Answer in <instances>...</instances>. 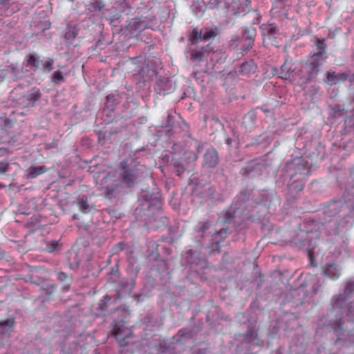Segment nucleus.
I'll return each instance as SVG.
<instances>
[{
    "label": "nucleus",
    "mask_w": 354,
    "mask_h": 354,
    "mask_svg": "<svg viewBox=\"0 0 354 354\" xmlns=\"http://www.w3.org/2000/svg\"><path fill=\"white\" fill-rule=\"evenodd\" d=\"M144 166L136 160L127 159L120 163L115 175H107L100 183V189L106 197L115 196L120 187H131L136 184L142 174Z\"/></svg>",
    "instance_id": "nucleus-1"
},
{
    "label": "nucleus",
    "mask_w": 354,
    "mask_h": 354,
    "mask_svg": "<svg viewBox=\"0 0 354 354\" xmlns=\"http://www.w3.org/2000/svg\"><path fill=\"white\" fill-rule=\"evenodd\" d=\"M326 46L324 40H317L316 52H314L310 59L303 67V70L308 73L306 77H303V83L308 82L314 78L319 72V67L324 62L327 58L326 54Z\"/></svg>",
    "instance_id": "nucleus-2"
},
{
    "label": "nucleus",
    "mask_w": 354,
    "mask_h": 354,
    "mask_svg": "<svg viewBox=\"0 0 354 354\" xmlns=\"http://www.w3.org/2000/svg\"><path fill=\"white\" fill-rule=\"evenodd\" d=\"M354 290V282H348L344 289V295H338L334 297L332 300L333 310L335 313L344 314L346 313L348 317L347 320L350 321V315L354 314V308L352 306V302L349 304L347 301L348 297L352 294Z\"/></svg>",
    "instance_id": "nucleus-3"
},
{
    "label": "nucleus",
    "mask_w": 354,
    "mask_h": 354,
    "mask_svg": "<svg viewBox=\"0 0 354 354\" xmlns=\"http://www.w3.org/2000/svg\"><path fill=\"white\" fill-rule=\"evenodd\" d=\"M332 210L339 208V217L350 218V214L354 210V186L346 192L344 202L335 203L331 206Z\"/></svg>",
    "instance_id": "nucleus-4"
},
{
    "label": "nucleus",
    "mask_w": 354,
    "mask_h": 354,
    "mask_svg": "<svg viewBox=\"0 0 354 354\" xmlns=\"http://www.w3.org/2000/svg\"><path fill=\"white\" fill-rule=\"evenodd\" d=\"M219 161L218 154L214 149H209L203 156V167L207 168L215 167Z\"/></svg>",
    "instance_id": "nucleus-5"
},
{
    "label": "nucleus",
    "mask_w": 354,
    "mask_h": 354,
    "mask_svg": "<svg viewBox=\"0 0 354 354\" xmlns=\"http://www.w3.org/2000/svg\"><path fill=\"white\" fill-rule=\"evenodd\" d=\"M241 41L243 42V46L245 47L247 50H249L254 44L256 30L254 28H243L241 30Z\"/></svg>",
    "instance_id": "nucleus-6"
},
{
    "label": "nucleus",
    "mask_w": 354,
    "mask_h": 354,
    "mask_svg": "<svg viewBox=\"0 0 354 354\" xmlns=\"http://www.w3.org/2000/svg\"><path fill=\"white\" fill-rule=\"evenodd\" d=\"M159 62L158 59H149L147 61V66L142 67L140 73L145 81L149 80L158 75L156 68H149V65Z\"/></svg>",
    "instance_id": "nucleus-7"
},
{
    "label": "nucleus",
    "mask_w": 354,
    "mask_h": 354,
    "mask_svg": "<svg viewBox=\"0 0 354 354\" xmlns=\"http://www.w3.org/2000/svg\"><path fill=\"white\" fill-rule=\"evenodd\" d=\"M216 36V32L208 28H205L200 31L194 30L193 32V37L195 40L200 39L201 41H207L214 39Z\"/></svg>",
    "instance_id": "nucleus-8"
},
{
    "label": "nucleus",
    "mask_w": 354,
    "mask_h": 354,
    "mask_svg": "<svg viewBox=\"0 0 354 354\" xmlns=\"http://www.w3.org/2000/svg\"><path fill=\"white\" fill-rule=\"evenodd\" d=\"M113 333L120 346L127 345V343L125 342V340L131 336V332L129 330L122 329L119 325L115 324L113 328Z\"/></svg>",
    "instance_id": "nucleus-9"
},
{
    "label": "nucleus",
    "mask_w": 354,
    "mask_h": 354,
    "mask_svg": "<svg viewBox=\"0 0 354 354\" xmlns=\"http://www.w3.org/2000/svg\"><path fill=\"white\" fill-rule=\"evenodd\" d=\"M129 27L131 31H134L137 32H141L147 28H149V24L146 21L145 19L139 18V19H133L129 24Z\"/></svg>",
    "instance_id": "nucleus-10"
},
{
    "label": "nucleus",
    "mask_w": 354,
    "mask_h": 354,
    "mask_svg": "<svg viewBox=\"0 0 354 354\" xmlns=\"http://www.w3.org/2000/svg\"><path fill=\"white\" fill-rule=\"evenodd\" d=\"M257 70V66L254 63L253 60H250L241 64L237 73L239 75L244 76H249L252 73H254Z\"/></svg>",
    "instance_id": "nucleus-11"
},
{
    "label": "nucleus",
    "mask_w": 354,
    "mask_h": 354,
    "mask_svg": "<svg viewBox=\"0 0 354 354\" xmlns=\"http://www.w3.org/2000/svg\"><path fill=\"white\" fill-rule=\"evenodd\" d=\"M40 93L38 89H32L26 95L21 99L23 102H27L24 106H33L34 104L40 98Z\"/></svg>",
    "instance_id": "nucleus-12"
},
{
    "label": "nucleus",
    "mask_w": 354,
    "mask_h": 354,
    "mask_svg": "<svg viewBox=\"0 0 354 354\" xmlns=\"http://www.w3.org/2000/svg\"><path fill=\"white\" fill-rule=\"evenodd\" d=\"M295 70L294 64L286 62L281 67V77L285 80L290 79L293 76Z\"/></svg>",
    "instance_id": "nucleus-13"
},
{
    "label": "nucleus",
    "mask_w": 354,
    "mask_h": 354,
    "mask_svg": "<svg viewBox=\"0 0 354 354\" xmlns=\"http://www.w3.org/2000/svg\"><path fill=\"white\" fill-rule=\"evenodd\" d=\"M323 274L331 279H337L340 275L338 266L335 264H329L323 270Z\"/></svg>",
    "instance_id": "nucleus-14"
},
{
    "label": "nucleus",
    "mask_w": 354,
    "mask_h": 354,
    "mask_svg": "<svg viewBox=\"0 0 354 354\" xmlns=\"http://www.w3.org/2000/svg\"><path fill=\"white\" fill-rule=\"evenodd\" d=\"M14 320L12 319H8L0 322V334L4 335L3 337L8 338V335L12 330Z\"/></svg>",
    "instance_id": "nucleus-15"
},
{
    "label": "nucleus",
    "mask_w": 354,
    "mask_h": 354,
    "mask_svg": "<svg viewBox=\"0 0 354 354\" xmlns=\"http://www.w3.org/2000/svg\"><path fill=\"white\" fill-rule=\"evenodd\" d=\"M8 77L13 81L18 80L23 77V71L21 68L11 66L10 68L8 71Z\"/></svg>",
    "instance_id": "nucleus-16"
},
{
    "label": "nucleus",
    "mask_w": 354,
    "mask_h": 354,
    "mask_svg": "<svg viewBox=\"0 0 354 354\" xmlns=\"http://www.w3.org/2000/svg\"><path fill=\"white\" fill-rule=\"evenodd\" d=\"M46 171V169L44 166L31 167L28 169L27 173L28 178H35L40 174H42Z\"/></svg>",
    "instance_id": "nucleus-17"
},
{
    "label": "nucleus",
    "mask_w": 354,
    "mask_h": 354,
    "mask_svg": "<svg viewBox=\"0 0 354 354\" xmlns=\"http://www.w3.org/2000/svg\"><path fill=\"white\" fill-rule=\"evenodd\" d=\"M54 60L52 58H46L40 60L39 68L44 72L49 73L53 69Z\"/></svg>",
    "instance_id": "nucleus-18"
},
{
    "label": "nucleus",
    "mask_w": 354,
    "mask_h": 354,
    "mask_svg": "<svg viewBox=\"0 0 354 354\" xmlns=\"http://www.w3.org/2000/svg\"><path fill=\"white\" fill-rule=\"evenodd\" d=\"M206 51L203 50H192L191 52V59L194 62H200L205 60L206 57Z\"/></svg>",
    "instance_id": "nucleus-19"
},
{
    "label": "nucleus",
    "mask_w": 354,
    "mask_h": 354,
    "mask_svg": "<svg viewBox=\"0 0 354 354\" xmlns=\"http://www.w3.org/2000/svg\"><path fill=\"white\" fill-rule=\"evenodd\" d=\"M254 122V115L253 113H248L243 118V125L246 129L253 127Z\"/></svg>",
    "instance_id": "nucleus-20"
},
{
    "label": "nucleus",
    "mask_w": 354,
    "mask_h": 354,
    "mask_svg": "<svg viewBox=\"0 0 354 354\" xmlns=\"http://www.w3.org/2000/svg\"><path fill=\"white\" fill-rule=\"evenodd\" d=\"M204 3L203 1H198L194 3L191 6L192 12L196 16H201L203 13Z\"/></svg>",
    "instance_id": "nucleus-21"
},
{
    "label": "nucleus",
    "mask_w": 354,
    "mask_h": 354,
    "mask_svg": "<svg viewBox=\"0 0 354 354\" xmlns=\"http://www.w3.org/2000/svg\"><path fill=\"white\" fill-rule=\"evenodd\" d=\"M57 279L64 283V288L68 290L70 286L71 278L66 273L60 272L57 274Z\"/></svg>",
    "instance_id": "nucleus-22"
},
{
    "label": "nucleus",
    "mask_w": 354,
    "mask_h": 354,
    "mask_svg": "<svg viewBox=\"0 0 354 354\" xmlns=\"http://www.w3.org/2000/svg\"><path fill=\"white\" fill-rule=\"evenodd\" d=\"M0 354H10V344L7 337H1L0 342Z\"/></svg>",
    "instance_id": "nucleus-23"
},
{
    "label": "nucleus",
    "mask_w": 354,
    "mask_h": 354,
    "mask_svg": "<svg viewBox=\"0 0 354 354\" xmlns=\"http://www.w3.org/2000/svg\"><path fill=\"white\" fill-rule=\"evenodd\" d=\"M65 80L64 76L63 75L62 73L59 71H57L54 72L52 77L51 81L56 84H59L62 82H64Z\"/></svg>",
    "instance_id": "nucleus-24"
},
{
    "label": "nucleus",
    "mask_w": 354,
    "mask_h": 354,
    "mask_svg": "<svg viewBox=\"0 0 354 354\" xmlns=\"http://www.w3.org/2000/svg\"><path fill=\"white\" fill-rule=\"evenodd\" d=\"M278 32L277 28L273 24H270L263 28V35L274 36Z\"/></svg>",
    "instance_id": "nucleus-25"
},
{
    "label": "nucleus",
    "mask_w": 354,
    "mask_h": 354,
    "mask_svg": "<svg viewBox=\"0 0 354 354\" xmlns=\"http://www.w3.org/2000/svg\"><path fill=\"white\" fill-rule=\"evenodd\" d=\"M78 207L80 210L83 213H87L90 211L91 207L86 200L82 199L78 202Z\"/></svg>",
    "instance_id": "nucleus-26"
},
{
    "label": "nucleus",
    "mask_w": 354,
    "mask_h": 354,
    "mask_svg": "<svg viewBox=\"0 0 354 354\" xmlns=\"http://www.w3.org/2000/svg\"><path fill=\"white\" fill-rule=\"evenodd\" d=\"M27 62L30 66L35 67L36 68H39L40 61H39L37 58L33 55L29 56L27 59Z\"/></svg>",
    "instance_id": "nucleus-27"
},
{
    "label": "nucleus",
    "mask_w": 354,
    "mask_h": 354,
    "mask_svg": "<svg viewBox=\"0 0 354 354\" xmlns=\"http://www.w3.org/2000/svg\"><path fill=\"white\" fill-rule=\"evenodd\" d=\"M210 224L208 221H205L203 223H198V225L195 227V230L198 232H204L206 230L209 229Z\"/></svg>",
    "instance_id": "nucleus-28"
},
{
    "label": "nucleus",
    "mask_w": 354,
    "mask_h": 354,
    "mask_svg": "<svg viewBox=\"0 0 354 354\" xmlns=\"http://www.w3.org/2000/svg\"><path fill=\"white\" fill-rule=\"evenodd\" d=\"M92 6L95 10H101L105 7V4L102 0H95L92 3Z\"/></svg>",
    "instance_id": "nucleus-29"
},
{
    "label": "nucleus",
    "mask_w": 354,
    "mask_h": 354,
    "mask_svg": "<svg viewBox=\"0 0 354 354\" xmlns=\"http://www.w3.org/2000/svg\"><path fill=\"white\" fill-rule=\"evenodd\" d=\"M344 323H345V321H342L341 319L339 320V324H338V327L335 329V333H336L337 335H339V333L342 330H343L344 333L346 332V330L347 329V326H346V328H344Z\"/></svg>",
    "instance_id": "nucleus-30"
},
{
    "label": "nucleus",
    "mask_w": 354,
    "mask_h": 354,
    "mask_svg": "<svg viewBox=\"0 0 354 354\" xmlns=\"http://www.w3.org/2000/svg\"><path fill=\"white\" fill-rule=\"evenodd\" d=\"M337 76L335 73H328L327 75V82L330 84H336Z\"/></svg>",
    "instance_id": "nucleus-31"
},
{
    "label": "nucleus",
    "mask_w": 354,
    "mask_h": 354,
    "mask_svg": "<svg viewBox=\"0 0 354 354\" xmlns=\"http://www.w3.org/2000/svg\"><path fill=\"white\" fill-rule=\"evenodd\" d=\"M9 169V165L6 162H0V172L6 173Z\"/></svg>",
    "instance_id": "nucleus-32"
},
{
    "label": "nucleus",
    "mask_w": 354,
    "mask_h": 354,
    "mask_svg": "<svg viewBox=\"0 0 354 354\" xmlns=\"http://www.w3.org/2000/svg\"><path fill=\"white\" fill-rule=\"evenodd\" d=\"M77 34L75 32L68 31L66 33V38L67 39H74L76 37Z\"/></svg>",
    "instance_id": "nucleus-33"
},
{
    "label": "nucleus",
    "mask_w": 354,
    "mask_h": 354,
    "mask_svg": "<svg viewBox=\"0 0 354 354\" xmlns=\"http://www.w3.org/2000/svg\"><path fill=\"white\" fill-rule=\"evenodd\" d=\"M348 223H349V221L348 220L346 221L340 222L339 225L342 226V227H346L348 225Z\"/></svg>",
    "instance_id": "nucleus-34"
},
{
    "label": "nucleus",
    "mask_w": 354,
    "mask_h": 354,
    "mask_svg": "<svg viewBox=\"0 0 354 354\" xmlns=\"http://www.w3.org/2000/svg\"><path fill=\"white\" fill-rule=\"evenodd\" d=\"M189 158H192L193 161H195L197 159V156L194 153H192Z\"/></svg>",
    "instance_id": "nucleus-35"
},
{
    "label": "nucleus",
    "mask_w": 354,
    "mask_h": 354,
    "mask_svg": "<svg viewBox=\"0 0 354 354\" xmlns=\"http://www.w3.org/2000/svg\"><path fill=\"white\" fill-rule=\"evenodd\" d=\"M313 254V249L309 250H308V256L310 259H312Z\"/></svg>",
    "instance_id": "nucleus-36"
},
{
    "label": "nucleus",
    "mask_w": 354,
    "mask_h": 354,
    "mask_svg": "<svg viewBox=\"0 0 354 354\" xmlns=\"http://www.w3.org/2000/svg\"><path fill=\"white\" fill-rule=\"evenodd\" d=\"M336 111L339 112V115L342 114V111L340 110V109L339 107H337V111Z\"/></svg>",
    "instance_id": "nucleus-37"
},
{
    "label": "nucleus",
    "mask_w": 354,
    "mask_h": 354,
    "mask_svg": "<svg viewBox=\"0 0 354 354\" xmlns=\"http://www.w3.org/2000/svg\"><path fill=\"white\" fill-rule=\"evenodd\" d=\"M223 233L225 234L226 232L225 231L223 232L222 230H221V231L217 232V234H222Z\"/></svg>",
    "instance_id": "nucleus-38"
},
{
    "label": "nucleus",
    "mask_w": 354,
    "mask_h": 354,
    "mask_svg": "<svg viewBox=\"0 0 354 354\" xmlns=\"http://www.w3.org/2000/svg\"><path fill=\"white\" fill-rule=\"evenodd\" d=\"M111 97L110 95L107 96V100L109 101L111 100Z\"/></svg>",
    "instance_id": "nucleus-39"
},
{
    "label": "nucleus",
    "mask_w": 354,
    "mask_h": 354,
    "mask_svg": "<svg viewBox=\"0 0 354 354\" xmlns=\"http://www.w3.org/2000/svg\"><path fill=\"white\" fill-rule=\"evenodd\" d=\"M177 172H178V175L180 174V170H177Z\"/></svg>",
    "instance_id": "nucleus-40"
}]
</instances>
